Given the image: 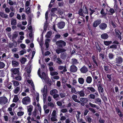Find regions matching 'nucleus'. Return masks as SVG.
Wrapping results in <instances>:
<instances>
[{
	"label": "nucleus",
	"mask_w": 123,
	"mask_h": 123,
	"mask_svg": "<svg viewBox=\"0 0 123 123\" xmlns=\"http://www.w3.org/2000/svg\"><path fill=\"white\" fill-rule=\"evenodd\" d=\"M78 63V60L75 58H72L71 59V64L72 65H76Z\"/></svg>",
	"instance_id": "412c9836"
},
{
	"label": "nucleus",
	"mask_w": 123,
	"mask_h": 123,
	"mask_svg": "<svg viewBox=\"0 0 123 123\" xmlns=\"http://www.w3.org/2000/svg\"><path fill=\"white\" fill-rule=\"evenodd\" d=\"M61 98H63L65 97L66 94L64 93L61 92L59 94Z\"/></svg>",
	"instance_id": "6e6d98bb"
},
{
	"label": "nucleus",
	"mask_w": 123,
	"mask_h": 123,
	"mask_svg": "<svg viewBox=\"0 0 123 123\" xmlns=\"http://www.w3.org/2000/svg\"><path fill=\"white\" fill-rule=\"evenodd\" d=\"M0 16L2 18H7L8 15L3 12H0Z\"/></svg>",
	"instance_id": "aec40b11"
},
{
	"label": "nucleus",
	"mask_w": 123,
	"mask_h": 123,
	"mask_svg": "<svg viewBox=\"0 0 123 123\" xmlns=\"http://www.w3.org/2000/svg\"><path fill=\"white\" fill-rule=\"evenodd\" d=\"M78 113L77 114H76V117L77 120L79 119L80 118V115L81 114V113L79 111H77Z\"/></svg>",
	"instance_id": "864d4df0"
},
{
	"label": "nucleus",
	"mask_w": 123,
	"mask_h": 123,
	"mask_svg": "<svg viewBox=\"0 0 123 123\" xmlns=\"http://www.w3.org/2000/svg\"><path fill=\"white\" fill-rule=\"evenodd\" d=\"M92 74L93 77L94 79L96 80L98 79V77L97 76H96L95 73L93 72L92 73Z\"/></svg>",
	"instance_id": "09e8293b"
},
{
	"label": "nucleus",
	"mask_w": 123,
	"mask_h": 123,
	"mask_svg": "<svg viewBox=\"0 0 123 123\" xmlns=\"http://www.w3.org/2000/svg\"><path fill=\"white\" fill-rule=\"evenodd\" d=\"M71 92L72 93H74L75 94H77V92L76 91L75 89L74 88L72 87L71 88Z\"/></svg>",
	"instance_id": "603ef678"
},
{
	"label": "nucleus",
	"mask_w": 123,
	"mask_h": 123,
	"mask_svg": "<svg viewBox=\"0 0 123 123\" xmlns=\"http://www.w3.org/2000/svg\"><path fill=\"white\" fill-rule=\"evenodd\" d=\"M89 110L87 109H86L85 110L84 113V116H85L86 115L87 113L89 112Z\"/></svg>",
	"instance_id": "bf43d9fd"
},
{
	"label": "nucleus",
	"mask_w": 123,
	"mask_h": 123,
	"mask_svg": "<svg viewBox=\"0 0 123 123\" xmlns=\"http://www.w3.org/2000/svg\"><path fill=\"white\" fill-rule=\"evenodd\" d=\"M107 25V24L104 23L101 24L99 26V28L101 30H104L106 28Z\"/></svg>",
	"instance_id": "4468645a"
},
{
	"label": "nucleus",
	"mask_w": 123,
	"mask_h": 123,
	"mask_svg": "<svg viewBox=\"0 0 123 123\" xmlns=\"http://www.w3.org/2000/svg\"><path fill=\"white\" fill-rule=\"evenodd\" d=\"M78 81L80 84H82L84 82V80L83 78H80L78 79Z\"/></svg>",
	"instance_id": "f704fd0d"
},
{
	"label": "nucleus",
	"mask_w": 123,
	"mask_h": 123,
	"mask_svg": "<svg viewBox=\"0 0 123 123\" xmlns=\"http://www.w3.org/2000/svg\"><path fill=\"white\" fill-rule=\"evenodd\" d=\"M101 20L100 19H98L94 21L93 24V26L94 27H97L101 23Z\"/></svg>",
	"instance_id": "9d476101"
},
{
	"label": "nucleus",
	"mask_w": 123,
	"mask_h": 123,
	"mask_svg": "<svg viewBox=\"0 0 123 123\" xmlns=\"http://www.w3.org/2000/svg\"><path fill=\"white\" fill-rule=\"evenodd\" d=\"M19 68H13L11 69L10 70L12 72V74L13 75L14 74H18L19 72Z\"/></svg>",
	"instance_id": "423d86ee"
},
{
	"label": "nucleus",
	"mask_w": 123,
	"mask_h": 123,
	"mask_svg": "<svg viewBox=\"0 0 123 123\" xmlns=\"http://www.w3.org/2000/svg\"><path fill=\"white\" fill-rule=\"evenodd\" d=\"M55 61H56L57 63L59 64H62L63 63L62 60L59 57H58L56 58V59Z\"/></svg>",
	"instance_id": "b1692460"
},
{
	"label": "nucleus",
	"mask_w": 123,
	"mask_h": 123,
	"mask_svg": "<svg viewBox=\"0 0 123 123\" xmlns=\"http://www.w3.org/2000/svg\"><path fill=\"white\" fill-rule=\"evenodd\" d=\"M16 2H13L12 1H10L8 2V4H9L11 6H12L14 4L15 5L16 4Z\"/></svg>",
	"instance_id": "3c124183"
},
{
	"label": "nucleus",
	"mask_w": 123,
	"mask_h": 123,
	"mask_svg": "<svg viewBox=\"0 0 123 123\" xmlns=\"http://www.w3.org/2000/svg\"><path fill=\"white\" fill-rule=\"evenodd\" d=\"M37 114V111L36 110H35L34 111H33V112L32 116L33 117H36V116Z\"/></svg>",
	"instance_id": "de8ad7c7"
},
{
	"label": "nucleus",
	"mask_w": 123,
	"mask_h": 123,
	"mask_svg": "<svg viewBox=\"0 0 123 123\" xmlns=\"http://www.w3.org/2000/svg\"><path fill=\"white\" fill-rule=\"evenodd\" d=\"M80 71L82 73H86L88 71V69L86 67L83 66L80 69Z\"/></svg>",
	"instance_id": "f3484780"
},
{
	"label": "nucleus",
	"mask_w": 123,
	"mask_h": 123,
	"mask_svg": "<svg viewBox=\"0 0 123 123\" xmlns=\"http://www.w3.org/2000/svg\"><path fill=\"white\" fill-rule=\"evenodd\" d=\"M66 119V117L65 116H62L61 117L60 120L62 121L63 122V121L65 120Z\"/></svg>",
	"instance_id": "e2e57ef3"
},
{
	"label": "nucleus",
	"mask_w": 123,
	"mask_h": 123,
	"mask_svg": "<svg viewBox=\"0 0 123 123\" xmlns=\"http://www.w3.org/2000/svg\"><path fill=\"white\" fill-rule=\"evenodd\" d=\"M30 106H31V107H29L28 109V111L29 112H31V111L33 108V107L31 105Z\"/></svg>",
	"instance_id": "13d9d810"
},
{
	"label": "nucleus",
	"mask_w": 123,
	"mask_h": 123,
	"mask_svg": "<svg viewBox=\"0 0 123 123\" xmlns=\"http://www.w3.org/2000/svg\"><path fill=\"white\" fill-rule=\"evenodd\" d=\"M88 109L93 113H94L96 112V111L95 110L92 108H89Z\"/></svg>",
	"instance_id": "c03bdc74"
},
{
	"label": "nucleus",
	"mask_w": 123,
	"mask_h": 123,
	"mask_svg": "<svg viewBox=\"0 0 123 123\" xmlns=\"http://www.w3.org/2000/svg\"><path fill=\"white\" fill-rule=\"evenodd\" d=\"M77 68L74 65H72L70 67V70L72 72H75L77 71Z\"/></svg>",
	"instance_id": "6e6552de"
},
{
	"label": "nucleus",
	"mask_w": 123,
	"mask_h": 123,
	"mask_svg": "<svg viewBox=\"0 0 123 123\" xmlns=\"http://www.w3.org/2000/svg\"><path fill=\"white\" fill-rule=\"evenodd\" d=\"M50 74L51 76H53L57 75L58 74V73L57 72L53 71L50 72Z\"/></svg>",
	"instance_id": "7c9ffc66"
},
{
	"label": "nucleus",
	"mask_w": 123,
	"mask_h": 123,
	"mask_svg": "<svg viewBox=\"0 0 123 123\" xmlns=\"http://www.w3.org/2000/svg\"><path fill=\"white\" fill-rule=\"evenodd\" d=\"M89 105L91 107L93 108H95L98 110L99 109V108L98 107V106L95 104H93L91 102L89 103Z\"/></svg>",
	"instance_id": "a878e982"
},
{
	"label": "nucleus",
	"mask_w": 123,
	"mask_h": 123,
	"mask_svg": "<svg viewBox=\"0 0 123 123\" xmlns=\"http://www.w3.org/2000/svg\"><path fill=\"white\" fill-rule=\"evenodd\" d=\"M20 89V87H17L14 90V93L15 94H17Z\"/></svg>",
	"instance_id": "c9c22d12"
},
{
	"label": "nucleus",
	"mask_w": 123,
	"mask_h": 123,
	"mask_svg": "<svg viewBox=\"0 0 123 123\" xmlns=\"http://www.w3.org/2000/svg\"><path fill=\"white\" fill-rule=\"evenodd\" d=\"M77 95H74L72 97V98L74 101L78 103H80V101L77 99Z\"/></svg>",
	"instance_id": "dca6fc26"
},
{
	"label": "nucleus",
	"mask_w": 123,
	"mask_h": 123,
	"mask_svg": "<svg viewBox=\"0 0 123 123\" xmlns=\"http://www.w3.org/2000/svg\"><path fill=\"white\" fill-rule=\"evenodd\" d=\"M101 37L103 39H107L108 37V35L106 33L103 34L101 35Z\"/></svg>",
	"instance_id": "6ab92c4d"
},
{
	"label": "nucleus",
	"mask_w": 123,
	"mask_h": 123,
	"mask_svg": "<svg viewBox=\"0 0 123 123\" xmlns=\"http://www.w3.org/2000/svg\"><path fill=\"white\" fill-rule=\"evenodd\" d=\"M22 102L23 104L27 105L31 102V98L28 96L25 97L23 98Z\"/></svg>",
	"instance_id": "f03ea898"
},
{
	"label": "nucleus",
	"mask_w": 123,
	"mask_h": 123,
	"mask_svg": "<svg viewBox=\"0 0 123 123\" xmlns=\"http://www.w3.org/2000/svg\"><path fill=\"white\" fill-rule=\"evenodd\" d=\"M8 102V99L5 97H0V104L1 105H5Z\"/></svg>",
	"instance_id": "20e7f679"
},
{
	"label": "nucleus",
	"mask_w": 123,
	"mask_h": 123,
	"mask_svg": "<svg viewBox=\"0 0 123 123\" xmlns=\"http://www.w3.org/2000/svg\"><path fill=\"white\" fill-rule=\"evenodd\" d=\"M56 45L59 48H62L66 45V43L62 40L57 41L56 43Z\"/></svg>",
	"instance_id": "7ed1b4c3"
},
{
	"label": "nucleus",
	"mask_w": 123,
	"mask_h": 123,
	"mask_svg": "<svg viewBox=\"0 0 123 123\" xmlns=\"http://www.w3.org/2000/svg\"><path fill=\"white\" fill-rule=\"evenodd\" d=\"M78 13L81 16H82L83 15V14L82 12V9L81 8L79 10Z\"/></svg>",
	"instance_id": "4d7b16f0"
},
{
	"label": "nucleus",
	"mask_w": 123,
	"mask_h": 123,
	"mask_svg": "<svg viewBox=\"0 0 123 123\" xmlns=\"http://www.w3.org/2000/svg\"><path fill=\"white\" fill-rule=\"evenodd\" d=\"M80 95V97H84L85 95V94L84 92L82 91H80L78 92L77 93Z\"/></svg>",
	"instance_id": "72a5a7b5"
},
{
	"label": "nucleus",
	"mask_w": 123,
	"mask_h": 123,
	"mask_svg": "<svg viewBox=\"0 0 123 123\" xmlns=\"http://www.w3.org/2000/svg\"><path fill=\"white\" fill-rule=\"evenodd\" d=\"M80 101H81L82 102L86 103L87 101V98H81L80 99Z\"/></svg>",
	"instance_id": "2f4dec72"
},
{
	"label": "nucleus",
	"mask_w": 123,
	"mask_h": 123,
	"mask_svg": "<svg viewBox=\"0 0 123 123\" xmlns=\"http://www.w3.org/2000/svg\"><path fill=\"white\" fill-rule=\"evenodd\" d=\"M57 9L56 8H52L51 10V12L53 13H54L55 12L57 11Z\"/></svg>",
	"instance_id": "5fc2aeb1"
},
{
	"label": "nucleus",
	"mask_w": 123,
	"mask_h": 123,
	"mask_svg": "<svg viewBox=\"0 0 123 123\" xmlns=\"http://www.w3.org/2000/svg\"><path fill=\"white\" fill-rule=\"evenodd\" d=\"M114 55L111 53H110L108 54V56L109 58L110 59H113L114 57Z\"/></svg>",
	"instance_id": "e433bc0d"
},
{
	"label": "nucleus",
	"mask_w": 123,
	"mask_h": 123,
	"mask_svg": "<svg viewBox=\"0 0 123 123\" xmlns=\"http://www.w3.org/2000/svg\"><path fill=\"white\" fill-rule=\"evenodd\" d=\"M18 36V34L16 33H15L12 36V39H13L17 37Z\"/></svg>",
	"instance_id": "37998d69"
},
{
	"label": "nucleus",
	"mask_w": 123,
	"mask_h": 123,
	"mask_svg": "<svg viewBox=\"0 0 123 123\" xmlns=\"http://www.w3.org/2000/svg\"><path fill=\"white\" fill-rule=\"evenodd\" d=\"M18 100L19 98L17 96V95H15L13 100V102H14L16 103Z\"/></svg>",
	"instance_id": "c85d7f7f"
},
{
	"label": "nucleus",
	"mask_w": 123,
	"mask_h": 123,
	"mask_svg": "<svg viewBox=\"0 0 123 123\" xmlns=\"http://www.w3.org/2000/svg\"><path fill=\"white\" fill-rule=\"evenodd\" d=\"M15 79L17 80H21V77L20 75H19L18 76H17L15 77Z\"/></svg>",
	"instance_id": "0e129e2a"
},
{
	"label": "nucleus",
	"mask_w": 123,
	"mask_h": 123,
	"mask_svg": "<svg viewBox=\"0 0 123 123\" xmlns=\"http://www.w3.org/2000/svg\"><path fill=\"white\" fill-rule=\"evenodd\" d=\"M11 24L12 25H15L17 24V21L16 19L12 18L11 21Z\"/></svg>",
	"instance_id": "5701e85b"
},
{
	"label": "nucleus",
	"mask_w": 123,
	"mask_h": 123,
	"mask_svg": "<svg viewBox=\"0 0 123 123\" xmlns=\"http://www.w3.org/2000/svg\"><path fill=\"white\" fill-rule=\"evenodd\" d=\"M57 93L58 91L56 89H53L50 91V94L52 95H53L54 94Z\"/></svg>",
	"instance_id": "4be33fe9"
},
{
	"label": "nucleus",
	"mask_w": 123,
	"mask_h": 123,
	"mask_svg": "<svg viewBox=\"0 0 123 123\" xmlns=\"http://www.w3.org/2000/svg\"><path fill=\"white\" fill-rule=\"evenodd\" d=\"M100 13L102 14L103 15V16H105L106 14V13H105L104 11V9L103 8H102L100 12Z\"/></svg>",
	"instance_id": "052dcab7"
},
{
	"label": "nucleus",
	"mask_w": 123,
	"mask_h": 123,
	"mask_svg": "<svg viewBox=\"0 0 123 123\" xmlns=\"http://www.w3.org/2000/svg\"><path fill=\"white\" fill-rule=\"evenodd\" d=\"M95 102L97 104H101L102 102L101 99L99 98H97L95 100Z\"/></svg>",
	"instance_id": "cd10ccee"
},
{
	"label": "nucleus",
	"mask_w": 123,
	"mask_h": 123,
	"mask_svg": "<svg viewBox=\"0 0 123 123\" xmlns=\"http://www.w3.org/2000/svg\"><path fill=\"white\" fill-rule=\"evenodd\" d=\"M92 58L93 62L97 66H98V64L97 62V59L95 57L94 55H93L92 56Z\"/></svg>",
	"instance_id": "bb28decb"
},
{
	"label": "nucleus",
	"mask_w": 123,
	"mask_h": 123,
	"mask_svg": "<svg viewBox=\"0 0 123 123\" xmlns=\"http://www.w3.org/2000/svg\"><path fill=\"white\" fill-rule=\"evenodd\" d=\"M117 48V46L116 45L113 44L110 47V48H113L114 49H116Z\"/></svg>",
	"instance_id": "49530a36"
},
{
	"label": "nucleus",
	"mask_w": 123,
	"mask_h": 123,
	"mask_svg": "<svg viewBox=\"0 0 123 123\" xmlns=\"http://www.w3.org/2000/svg\"><path fill=\"white\" fill-rule=\"evenodd\" d=\"M47 85H45L43 89L41 90L42 92L43 93V97H46L47 95Z\"/></svg>",
	"instance_id": "1a4fd4ad"
},
{
	"label": "nucleus",
	"mask_w": 123,
	"mask_h": 123,
	"mask_svg": "<svg viewBox=\"0 0 123 123\" xmlns=\"http://www.w3.org/2000/svg\"><path fill=\"white\" fill-rule=\"evenodd\" d=\"M86 81L88 83H90L92 81L91 77L90 76H88L86 78Z\"/></svg>",
	"instance_id": "c756f323"
},
{
	"label": "nucleus",
	"mask_w": 123,
	"mask_h": 123,
	"mask_svg": "<svg viewBox=\"0 0 123 123\" xmlns=\"http://www.w3.org/2000/svg\"><path fill=\"white\" fill-rule=\"evenodd\" d=\"M66 51V49L63 48H58L56 49L55 50L56 53L58 54H59L60 53H62L65 52Z\"/></svg>",
	"instance_id": "0eeeda50"
},
{
	"label": "nucleus",
	"mask_w": 123,
	"mask_h": 123,
	"mask_svg": "<svg viewBox=\"0 0 123 123\" xmlns=\"http://www.w3.org/2000/svg\"><path fill=\"white\" fill-rule=\"evenodd\" d=\"M25 12L26 13L28 14H29L31 13L30 7H28L26 9L25 11Z\"/></svg>",
	"instance_id": "79ce46f5"
},
{
	"label": "nucleus",
	"mask_w": 123,
	"mask_h": 123,
	"mask_svg": "<svg viewBox=\"0 0 123 123\" xmlns=\"http://www.w3.org/2000/svg\"><path fill=\"white\" fill-rule=\"evenodd\" d=\"M26 61V59L25 58H22L21 60V62L22 64H24Z\"/></svg>",
	"instance_id": "a18cd8bd"
},
{
	"label": "nucleus",
	"mask_w": 123,
	"mask_h": 123,
	"mask_svg": "<svg viewBox=\"0 0 123 123\" xmlns=\"http://www.w3.org/2000/svg\"><path fill=\"white\" fill-rule=\"evenodd\" d=\"M116 36L119 38L120 40L122 39V33L120 32L118 29L116 28L114 30Z\"/></svg>",
	"instance_id": "39448f33"
},
{
	"label": "nucleus",
	"mask_w": 123,
	"mask_h": 123,
	"mask_svg": "<svg viewBox=\"0 0 123 123\" xmlns=\"http://www.w3.org/2000/svg\"><path fill=\"white\" fill-rule=\"evenodd\" d=\"M85 9L83 10V12L84 13L86 14H88V9L86 6H85Z\"/></svg>",
	"instance_id": "ea45409f"
},
{
	"label": "nucleus",
	"mask_w": 123,
	"mask_h": 123,
	"mask_svg": "<svg viewBox=\"0 0 123 123\" xmlns=\"http://www.w3.org/2000/svg\"><path fill=\"white\" fill-rule=\"evenodd\" d=\"M26 50L24 49L23 50H21L20 51V54L21 55H22L24 54V53H26Z\"/></svg>",
	"instance_id": "680f3d73"
},
{
	"label": "nucleus",
	"mask_w": 123,
	"mask_h": 123,
	"mask_svg": "<svg viewBox=\"0 0 123 123\" xmlns=\"http://www.w3.org/2000/svg\"><path fill=\"white\" fill-rule=\"evenodd\" d=\"M65 25V23L64 22L62 21L58 23L57 26L59 28L62 29L64 28Z\"/></svg>",
	"instance_id": "9b49d317"
},
{
	"label": "nucleus",
	"mask_w": 123,
	"mask_h": 123,
	"mask_svg": "<svg viewBox=\"0 0 123 123\" xmlns=\"http://www.w3.org/2000/svg\"><path fill=\"white\" fill-rule=\"evenodd\" d=\"M5 66V64L3 62H0V69L3 68Z\"/></svg>",
	"instance_id": "58836bf2"
},
{
	"label": "nucleus",
	"mask_w": 123,
	"mask_h": 123,
	"mask_svg": "<svg viewBox=\"0 0 123 123\" xmlns=\"http://www.w3.org/2000/svg\"><path fill=\"white\" fill-rule=\"evenodd\" d=\"M24 112L23 111H19L18 112L17 115L18 116H21L23 115Z\"/></svg>",
	"instance_id": "8fccbe9b"
},
{
	"label": "nucleus",
	"mask_w": 123,
	"mask_h": 123,
	"mask_svg": "<svg viewBox=\"0 0 123 123\" xmlns=\"http://www.w3.org/2000/svg\"><path fill=\"white\" fill-rule=\"evenodd\" d=\"M89 10L91 12L90 13V15L91 16L92 14L95 12V11L93 10H92L91 8H90Z\"/></svg>",
	"instance_id": "69168bd1"
},
{
	"label": "nucleus",
	"mask_w": 123,
	"mask_h": 123,
	"mask_svg": "<svg viewBox=\"0 0 123 123\" xmlns=\"http://www.w3.org/2000/svg\"><path fill=\"white\" fill-rule=\"evenodd\" d=\"M98 87V90L99 93L101 92L103 93L104 91L102 87L101 86L102 85H97Z\"/></svg>",
	"instance_id": "393cba45"
},
{
	"label": "nucleus",
	"mask_w": 123,
	"mask_h": 123,
	"mask_svg": "<svg viewBox=\"0 0 123 123\" xmlns=\"http://www.w3.org/2000/svg\"><path fill=\"white\" fill-rule=\"evenodd\" d=\"M65 122L64 123H70V119L68 118L67 119H66L65 120Z\"/></svg>",
	"instance_id": "774afa93"
},
{
	"label": "nucleus",
	"mask_w": 123,
	"mask_h": 123,
	"mask_svg": "<svg viewBox=\"0 0 123 123\" xmlns=\"http://www.w3.org/2000/svg\"><path fill=\"white\" fill-rule=\"evenodd\" d=\"M86 117L87 122L89 123H91L92 121L91 118L88 116H87Z\"/></svg>",
	"instance_id": "4c0bfd02"
},
{
	"label": "nucleus",
	"mask_w": 123,
	"mask_h": 123,
	"mask_svg": "<svg viewBox=\"0 0 123 123\" xmlns=\"http://www.w3.org/2000/svg\"><path fill=\"white\" fill-rule=\"evenodd\" d=\"M115 109L116 112L117 113L119 117H123V114L120 110L119 109V107H117L115 108Z\"/></svg>",
	"instance_id": "ddd939ff"
},
{
	"label": "nucleus",
	"mask_w": 123,
	"mask_h": 123,
	"mask_svg": "<svg viewBox=\"0 0 123 123\" xmlns=\"http://www.w3.org/2000/svg\"><path fill=\"white\" fill-rule=\"evenodd\" d=\"M40 77L42 80L43 79L45 81H46V80H47L48 79L47 76L44 72H42V75H41Z\"/></svg>",
	"instance_id": "f8f14e48"
},
{
	"label": "nucleus",
	"mask_w": 123,
	"mask_h": 123,
	"mask_svg": "<svg viewBox=\"0 0 123 123\" xmlns=\"http://www.w3.org/2000/svg\"><path fill=\"white\" fill-rule=\"evenodd\" d=\"M52 34V32L50 31L48 32L46 35V36L47 38H49L51 35Z\"/></svg>",
	"instance_id": "a19ab883"
},
{
	"label": "nucleus",
	"mask_w": 123,
	"mask_h": 123,
	"mask_svg": "<svg viewBox=\"0 0 123 123\" xmlns=\"http://www.w3.org/2000/svg\"><path fill=\"white\" fill-rule=\"evenodd\" d=\"M51 120L53 122L57 121V120L55 118V117H52L51 118Z\"/></svg>",
	"instance_id": "338daca9"
},
{
	"label": "nucleus",
	"mask_w": 123,
	"mask_h": 123,
	"mask_svg": "<svg viewBox=\"0 0 123 123\" xmlns=\"http://www.w3.org/2000/svg\"><path fill=\"white\" fill-rule=\"evenodd\" d=\"M123 62V59L121 56H118L116 57L114 61L115 63L117 66H118L119 65L122 64Z\"/></svg>",
	"instance_id": "f257e3e1"
},
{
	"label": "nucleus",
	"mask_w": 123,
	"mask_h": 123,
	"mask_svg": "<svg viewBox=\"0 0 123 123\" xmlns=\"http://www.w3.org/2000/svg\"><path fill=\"white\" fill-rule=\"evenodd\" d=\"M67 54L65 52L61 53L60 55V58L62 59L65 60L67 56Z\"/></svg>",
	"instance_id": "2eb2a0df"
},
{
	"label": "nucleus",
	"mask_w": 123,
	"mask_h": 123,
	"mask_svg": "<svg viewBox=\"0 0 123 123\" xmlns=\"http://www.w3.org/2000/svg\"><path fill=\"white\" fill-rule=\"evenodd\" d=\"M112 43L111 41H106L104 42V44L106 46H108L111 44Z\"/></svg>",
	"instance_id": "473e14b6"
},
{
	"label": "nucleus",
	"mask_w": 123,
	"mask_h": 123,
	"mask_svg": "<svg viewBox=\"0 0 123 123\" xmlns=\"http://www.w3.org/2000/svg\"><path fill=\"white\" fill-rule=\"evenodd\" d=\"M12 66L13 67H17L19 65V62L15 61H12Z\"/></svg>",
	"instance_id": "a211bd4d"
}]
</instances>
